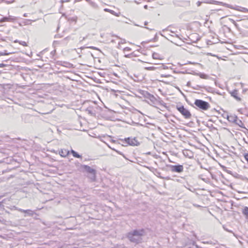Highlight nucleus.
<instances>
[{"instance_id": "obj_40", "label": "nucleus", "mask_w": 248, "mask_h": 248, "mask_svg": "<svg viewBox=\"0 0 248 248\" xmlns=\"http://www.w3.org/2000/svg\"><path fill=\"white\" fill-rule=\"evenodd\" d=\"M135 3H137V4H139V2H138L137 0H135Z\"/></svg>"}, {"instance_id": "obj_1", "label": "nucleus", "mask_w": 248, "mask_h": 248, "mask_svg": "<svg viewBox=\"0 0 248 248\" xmlns=\"http://www.w3.org/2000/svg\"><path fill=\"white\" fill-rule=\"evenodd\" d=\"M143 233L144 231L143 230H134L128 233L127 237L131 242L139 243L141 241V237L143 235Z\"/></svg>"}, {"instance_id": "obj_20", "label": "nucleus", "mask_w": 248, "mask_h": 248, "mask_svg": "<svg viewBox=\"0 0 248 248\" xmlns=\"http://www.w3.org/2000/svg\"><path fill=\"white\" fill-rule=\"evenodd\" d=\"M199 76L201 78L203 79H207L208 78V76L207 75L203 73H200Z\"/></svg>"}, {"instance_id": "obj_23", "label": "nucleus", "mask_w": 248, "mask_h": 248, "mask_svg": "<svg viewBox=\"0 0 248 248\" xmlns=\"http://www.w3.org/2000/svg\"><path fill=\"white\" fill-rule=\"evenodd\" d=\"M234 123H235L236 124H238L239 126H241L242 124H243L242 121L238 119V118H237V119L236 121L234 122Z\"/></svg>"}, {"instance_id": "obj_37", "label": "nucleus", "mask_w": 248, "mask_h": 248, "mask_svg": "<svg viewBox=\"0 0 248 248\" xmlns=\"http://www.w3.org/2000/svg\"><path fill=\"white\" fill-rule=\"evenodd\" d=\"M19 41H18V40H15V41H14V42H15V43H17V42H18V43H19Z\"/></svg>"}, {"instance_id": "obj_5", "label": "nucleus", "mask_w": 248, "mask_h": 248, "mask_svg": "<svg viewBox=\"0 0 248 248\" xmlns=\"http://www.w3.org/2000/svg\"><path fill=\"white\" fill-rule=\"evenodd\" d=\"M143 95L145 98L150 100L152 105L156 104L157 100L153 95L147 92H144Z\"/></svg>"}, {"instance_id": "obj_33", "label": "nucleus", "mask_w": 248, "mask_h": 248, "mask_svg": "<svg viewBox=\"0 0 248 248\" xmlns=\"http://www.w3.org/2000/svg\"><path fill=\"white\" fill-rule=\"evenodd\" d=\"M233 23L234 24V25H235V26L236 27H237V24L236 23V22L234 20H233Z\"/></svg>"}, {"instance_id": "obj_36", "label": "nucleus", "mask_w": 248, "mask_h": 248, "mask_svg": "<svg viewBox=\"0 0 248 248\" xmlns=\"http://www.w3.org/2000/svg\"><path fill=\"white\" fill-rule=\"evenodd\" d=\"M147 24H148V22H147L145 21V22H144V25H145V26H146V25H147Z\"/></svg>"}, {"instance_id": "obj_12", "label": "nucleus", "mask_w": 248, "mask_h": 248, "mask_svg": "<svg viewBox=\"0 0 248 248\" xmlns=\"http://www.w3.org/2000/svg\"><path fill=\"white\" fill-rule=\"evenodd\" d=\"M16 20V17L12 16H9L8 17H4L1 18L0 20V22L2 23L3 22L14 21Z\"/></svg>"}, {"instance_id": "obj_42", "label": "nucleus", "mask_w": 248, "mask_h": 248, "mask_svg": "<svg viewBox=\"0 0 248 248\" xmlns=\"http://www.w3.org/2000/svg\"><path fill=\"white\" fill-rule=\"evenodd\" d=\"M160 104H161V105H163V104H165L163 101H162V102H160Z\"/></svg>"}, {"instance_id": "obj_11", "label": "nucleus", "mask_w": 248, "mask_h": 248, "mask_svg": "<svg viewBox=\"0 0 248 248\" xmlns=\"http://www.w3.org/2000/svg\"><path fill=\"white\" fill-rule=\"evenodd\" d=\"M230 94L237 101H240L241 99L238 96V92L236 90H234L232 91L231 92Z\"/></svg>"}, {"instance_id": "obj_27", "label": "nucleus", "mask_w": 248, "mask_h": 248, "mask_svg": "<svg viewBox=\"0 0 248 248\" xmlns=\"http://www.w3.org/2000/svg\"><path fill=\"white\" fill-rule=\"evenodd\" d=\"M9 54H10V53H6V51H5V52H0V56H3V55H8Z\"/></svg>"}, {"instance_id": "obj_25", "label": "nucleus", "mask_w": 248, "mask_h": 248, "mask_svg": "<svg viewBox=\"0 0 248 248\" xmlns=\"http://www.w3.org/2000/svg\"><path fill=\"white\" fill-rule=\"evenodd\" d=\"M237 10H239V11L243 12H248V10L247 8H244V7H240V9H237Z\"/></svg>"}, {"instance_id": "obj_17", "label": "nucleus", "mask_w": 248, "mask_h": 248, "mask_svg": "<svg viewBox=\"0 0 248 248\" xmlns=\"http://www.w3.org/2000/svg\"><path fill=\"white\" fill-rule=\"evenodd\" d=\"M71 153L75 157H77V158H81L82 157L81 155H79L76 152H75V151H74L73 150H71Z\"/></svg>"}, {"instance_id": "obj_32", "label": "nucleus", "mask_w": 248, "mask_h": 248, "mask_svg": "<svg viewBox=\"0 0 248 248\" xmlns=\"http://www.w3.org/2000/svg\"><path fill=\"white\" fill-rule=\"evenodd\" d=\"M87 36H86V37H83V38H82L81 40H80V42H81V41H83V40H85L86 38H87Z\"/></svg>"}, {"instance_id": "obj_28", "label": "nucleus", "mask_w": 248, "mask_h": 248, "mask_svg": "<svg viewBox=\"0 0 248 248\" xmlns=\"http://www.w3.org/2000/svg\"><path fill=\"white\" fill-rule=\"evenodd\" d=\"M15 1V0H6V2L7 3H11Z\"/></svg>"}, {"instance_id": "obj_35", "label": "nucleus", "mask_w": 248, "mask_h": 248, "mask_svg": "<svg viewBox=\"0 0 248 248\" xmlns=\"http://www.w3.org/2000/svg\"><path fill=\"white\" fill-rule=\"evenodd\" d=\"M23 16H24V17H27V14H26V13H25V14H24L23 15Z\"/></svg>"}, {"instance_id": "obj_4", "label": "nucleus", "mask_w": 248, "mask_h": 248, "mask_svg": "<svg viewBox=\"0 0 248 248\" xmlns=\"http://www.w3.org/2000/svg\"><path fill=\"white\" fill-rule=\"evenodd\" d=\"M167 166L172 172L181 173L184 171V167L182 165H169Z\"/></svg>"}, {"instance_id": "obj_22", "label": "nucleus", "mask_w": 248, "mask_h": 248, "mask_svg": "<svg viewBox=\"0 0 248 248\" xmlns=\"http://www.w3.org/2000/svg\"><path fill=\"white\" fill-rule=\"evenodd\" d=\"M109 148H110V149H111L112 150L115 151L116 152H117L118 154H119V155H122L124 158H125V156H124V155L120 151H119L114 148H112L111 147H110V146H108Z\"/></svg>"}, {"instance_id": "obj_8", "label": "nucleus", "mask_w": 248, "mask_h": 248, "mask_svg": "<svg viewBox=\"0 0 248 248\" xmlns=\"http://www.w3.org/2000/svg\"><path fill=\"white\" fill-rule=\"evenodd\" d=\"M167 68V67L163 64H156V66H151L147 67L146 69L149 70H154L155 69L163 70Z\"/></svg>"}, {"instance_id": "obj_14", "label": "nucleus", "mask_w": 248, "mask_h": 248, "mask_svg": "<svg viewBox=\"0 0 248 248\" xmlns=\"http://www.w3.org/2000/svg\"><path fill=\"white\" fill-rule=\"evenodd\" d=\"M60 154L62 156H66L69 154V151L66 149H62L61 152H60Z\"/></svg>"}, {"instance_id": "obj_39", "label": "nucleus", "mask_w": 248, "mask_h": 248, "mask_svg": "<svg viewBox=\"0 0 248 248\" xmlns=\"http://www.w3.org/2000/svg\"><path fill=\"white\" fill-rule=\"evenodd\" d=\"M144 8H145V9H147V5H145V6H144Z\"/></svg>"}, {"instance_id": "obj_34", "label": "nucleus", "mask_w": 248, "mask_h": 248, "mask_svg": "<svg viewBox=\"0 0 248 248\" xmlns=\"http://www.w3.org/2000/svg\"><path fill=\"white\" fill-rule=\"evenodd\" d=\"M4 66L3 64H0V67H3Z\"/></svg>"}, {"instance_id": "obj_21", "label": "nucleus", "mask_w": 248, "mask_h": 248, "mask_svg": "<svg viewBox=\"0 0 248 248\" xmlns=\"http://www.w3.org/2000/svg\"><path fill=\"white\" fill-rule=\"evenodd\" d=\"M93 173L90 174L89 177L90 179H91L92 181H94L96 179V172L94 173V176L93 178Z\"/></svg>"}, {"instance_id": "obj_9", "label": "nucleus", "mask_w": 248, "mask_h": 248, "mask_svg": "<svg viewBox=\"0 0 248 248\" xmlns=\"http://www.w3.org/2000/svg\"><path fill=\"white\" fill-rule=\"evenodd\" d=\"M83 168L86 170V171L88 173H89V174L93 173V178L94 177V173L96 172V170L92 168L91 167H90V166H89L88 165H85L83 166Z\"/></svg>"}, {"instance_id": "obj_24", "label": "nucleus", "mask_w": 248, "mask_h": 248, "mask_svg": "<svg viewBox=\"0 0 248 248\" xmlns=\"http://www.w3.org/2000/svg\"><path fill=\"white\" fill-rule=\"evenodd\" d=\"M243 213L246 216H248V207H245L243 209Z\"/></svg>"}, {"instance_id": "obj_6", "label": "nucleus", "mask_w": 248, "mask_h": 248, "mask_svg": "<svg viewBox=\"0 0 248 248\" xmlns=\"http://www.w3.org/2000/svg\"><path fill=\"white\" fill-rule=\"evenodd\" d=\"M124 141L125 142L131 146H138L140 145L139 142L137 140V139L134 138H127L124 139Z\"/></svg>"}, {"instance_id": "obj_41", "label": "nucleus", "mask_w": 248, "mask_h": 248, "mask_svg": "<svg viewBox=\"0 0 248 248\" xmlns=\"http://www.w3.org/2000/svg\"><path fill=\"white\" fill-rule=\"evenodd\" d=\"M146 29H147L148 30H152V29H150V28H148V27H146Z\"/></svg>"}, {"instance_id": "obj_38", "label": "nucleus", "mask_w": 248, "mask_h": 248, "mask_svg": "<svg viewBox=\"0 0 248 248\" xmlns=\"http://www.w3.org/2000/svg\"><path fill=\"white\" fill-rule=\"evenodd\" d=\"M124 49H127L128 50H130V48L129 47H126Z\"/></svg>"}, {"instance_id": "obj_44", "label": "nucleus", "mask_w": 248, "mask_h": 248, "mask_svg": "<svg viewBox=\"0 0 248 248\" xmlns=\"http://www.w3.org/2000/svg\"><path fill=\"white\" fill-rule=\"evenodd\" d=\"M187 85H189V82L187 83Z\"/></svg>"}, {"instance_id": "obj_13", "label": "nucleus", "mask_w": 248, "mask_h": 248, "mask_svg": "<svg viewBox=\"0 0 248 248\" xmlns=\"http://www.w3.org/2000/svg\"><path fill=\"white\" fill-rule=\"evenodd\" d=\"M237 118V117L235 115L228 116V117H227L228 120L230 122H232L233 123H234L236 121Z\"/></svg>"}, {"instance_id": "obj_19", "label": "nucleus", "mask_w": 248, "mask_h": 248, "mask_svg": "<svg viewBox=\"0 0 248 248\" xmlns=\"http://www.w3.org/2000/svg\"><path fill=\"white\" fill-rule=\"evenodd\" d=\"M196 36H197V35L196 34H193L190 35V36L188 37V38L190 40V41L191 42H194V43H196V42H197V41L199 40V38H197L196 40H195V41H194V40H193L192 39V38H194Z\"/></svg>"}, {"instance_id": "obj_3", "label": "nucleus", "mask_w": 248, "mask_h": 248, "mask_svg": "<svg viewBox=\"0 0 248 248\" xmlns=\"http://www.w3.org/2000/svg\"><path fill=\"white\" fill-rule=\"evenodd\" d=\"M177 109L181 113L185 118L189 119L191 117V114L190 111L184 108L183 106H177Z\"/></svg>"}, {"instance_id": "obj_29", "label": "nucleus", "mask_w": 248, "mask_h": 248, "mask_svg": "<svg viewBox=\"0 0 248 248\" xmlns=\"http://www.w3.org/2000/svg\"><path fill=\"white\" fill-rule=\"evenodd\" d=\"M88 48H90L91 49H94V50H99V49L95 46H90L88 47Z\"/></svg>"}, {"instance_id": "obj_10", "label": "nucleus", "mask_w": 248, "mask_h": 248, "mask_svg": "<svg viewBox=\"0 0 248 248\" xmlns=\"http://www.w3.org/2000/svg\"><path fill=\"white\" fill-rule=\"evenodd\" d=\"M18 211L21 213H26L28 216H30V217H32L34 215V214H35V213L33 211H32L30 209L24 210V209H18Z\"/></svg>"}, {"instance_id": "obj_7", "label": "nucleus", "mask_w": 248, "mask_h": 248, "mask_svg": "<svg viewBox=\"0 0 248 248\" xmlns=\"http://www.w3.org/2000/svg\"><path fill=\"white\" fill-rule=\"evenodd\" d=\"M97 108L96 105L93 104V105H90L85 109V111L91 115L94 116L96 113L95 109Z\"/></svg>"}, {"instance_id": "obj_15", "label": "nucleus", "mask_w": 248, "mask_h": 248, "mask_svg": "<svg viewBox=\"0 0 248 248\" xmlns=\"http://www.w3.org/2000/svg\"><path fill=\"white\" fill-rule=\"evenodd\" d=\"M104 11H106V12H109L110 14H111L112 15H114V16H119V14L116 13L115 11H113L112 10L108 9V8H105L104 9Z\"/></svg>"}, {"instance_id": "obj_16", "label": "nucleus", "mask_w": 248, "mask_h": 248, "mask_svg": "<svg viewBox=\"0 0 248 248\" xmlns=\"http://www.w3.org/2000/svg\"><path fill=\"white\" fill-rule=\"evenodd\" d=\"M153 58L154 59H157V60H162V58H161V56L155 52H154L152 54Z\"/></svg>"}, {"instance_id": "obj_31", "label": "nucleus", "mask_w": 248, "mask_h": 248, "mask_svg": "<svg viewBox=\"0 0 248 248\" xmlns=\"http://www.w3.org/2000/svg\"><path fill=\"white\" fill-rule=\"evenodd\" d=\"M201 2H200V1H198L197 3L198 6H200L201 5Z\"/></svg>"}, {"instance_id": "obj_26", "label": "nucleus", "mask_w": 248, "mask_h": 248, "mask_svg": "<svg viewBox=\"0 0 248 248\" xmlns=\"http://www.w3.org/2000/svg\"><path fill=\"white\" fill-rule=\"evenodd\" d=\"M19 44L23 46H27V44L25 41H20L19 42Z\"/></svg>"}, {"instance_id": "obj_2", "label": "nucleus", "mask_w": 248, "mask_h": 248, "mask_svg": "<svg viewBox=\"0 0 248 248\" xmlns=\"http://www.w3.org/2000/svg\"><path fill=\"white\" fill-rule=\"evenodd\" d=\"M194 104L199 108L203 110H206L210 108V105L208 102L201 99H196Z\"/></svg>"}, {"instance_id": "obj_43", "label": "nucleus", "mask_w": 248, "mask_h": 248, "mask_svg": "<svg viewBox=\"0 0 248 248\" xmlns=\"http://www.w3.org/2000/svg\"><path fill=\"white\" fill-rule=\"evenodd\" d=\"M3 1V0H0V2H2Z\"/></svg>"}, {"instance_id": "obj_30", "label": "nucleus", "mask_w": 248, "mask_h": 248, "mask_svg": "<svg viewBox=\"0 0 248 248\" xmlns=\"http://www.w3.org/2000/svg\"><path fill=\"white\" fill-rule=\"evenodd\" d=\"M245 158L246 159V160L248 161V154H246L245 155Z\"/></svg>"}, {"instance_id": "obj_18", "label": "nucleus", "mask_w": 248, "mask_h": 248, "mask_svg": "<svg viewBox=\"0 0 248 248\" xmlns=\"http://www.w3.org/2000/svg\"><path fill=\"white\" fill-rule=\"evenodd\" d=\"M70 39L74 40V38H73L72 36H69L64 38L62 40V42L63 43H66L67 42V41Z\"/></svg>"}]
</instances>
